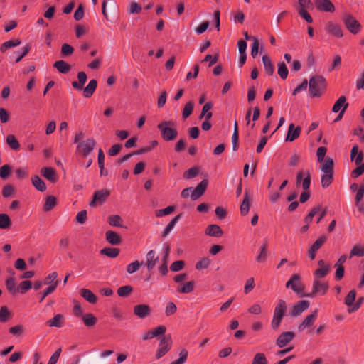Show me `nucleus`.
Wrapping results in <instances>:
<instances>
[{"label":"nucleus","instance_id":"412c9836","mask_svg":"<svg viewBox=\"0 0 364 364\" xmlns=\"http://www.w3.org/2000/svg\"><path fill=\"white\" fill-rule=\"evenodd\" d=\"M87 75L85 72L80 71L77 73V79L78 82L73 81L72 82L73 87L77 90H82L83 89V85L87 81Z\"/></svg>","mask_w":364,"mask_h":364},{"label":"nucleus","instance_id":"dca6fc26","mask_svg":"<svg viewBox=\"0 0 364 364\" xmlns=\"http://www.w3.org/2000/svg\"><path fill=\"white\" fill-rule=\"evenodd\" d=\"M316 6L318 10L326 12H333L335 6L330 0H316Z\"/></svg>","mask_w":364,"mask_h":364},{"label":"nucleus","instance_id":"c03bdc74","mask_svg":"<svg viewBox=\"0 0 364 364\" xmlns=\"http://www.w3.org/2000/svg\"><path fill=\"white\" fill-rule=\"evenodd\" d=\"M56 205V198L53 196L47 197L44 204L43 209L45 211H49L53 209Z\"/></svg>","mask_w":364,"mask_h":364},{"label":"nucleus","instance_id":"e433bc0d","mask_svg":"<svg viewBox=\"0 0 364 364\" xmlns=\"http://www.w3.org/2000/svg\"><path fill=\"white\" fill-rule=\"evenodd\" d=\"M6 144L14 150L19 149V143L14 134H9L6 138Z\"/></svg>","mask_w":364,"mask_h":364},{"label":"nucleus","instance_id":"37998d69","mask_svg":"<svg viewBox=\"0 0 364 364\" xmlns=\"http://www.w3.org/2000/svg\"><path fill=\"white\" fill-rule=\"evenodd\" d=\"M277 66H278V70H277L278 75L280 76V77L282 79L285 80L287 77L288 73H289L288 69H287L285 63L283 62H279V63H278Z\"/></svg>","mask_w":364,"mask_h":364},{"label":"nucleus","instance_id":"7c9ffc66","mask_svg":"<svg viewBox=\"0 0 364 364\" xmlns=\"http://www.w3.org/2000/svg\"><path fill=\"white\" fill-rule=\"evenodd\" d=\"M181 217L182 214H178L171 220V222L166 225L162 233L163 237H166L171 232V231L173 229L176 224L178 222Z\"/></svg>","mask_w":364,"mask_h":364},{"label":"nucleus","instance_id":"4be33fe9","mask_svg":"<svg viewBox=\"0 0 364 364\" xmlns=\"http://www.w3.org/2000/svg\"><path fill=\"white\" fill-rule=\"evenodd\" d=\"M318 168L323 174L333 173V161H319Z\"/></svg>","mask_w":364,"mask_h":364},{"label":"nucleus","instance_id":"a211bd4d","mask_svg":"<svg viewBox=\"0 0 364 364\" xmlns=\"http://www.w3.org/2000/svg\"><path fill=\"white\" fill-rule=\"evenodd\" d=\"M301 129L299 127H295L294 124H290L286 136V141H293L300 135Z\"/></svg>","mask_w":364,"mask_h":364},{"label":"nucleus","instance_id":"bf43d9fd","mask_svg":"<svg viewBox=\"0 0 364 364\" xmlns=\"http://www.w3.org/2000/svg\"><path fill=\"white\" fill-rule=\"evenodd\" d=\"M326 237L325 235H322L318 239H317L310 247L313 249V250L317 251L326 241Z\"/></svg>","mask_w":364,"mask_h":364},{"label":"nucleus","instance_id":"cd10ccee","mask_svg":"<svg viewBox=\"0 0 364 364\" xmlns=\"http://www.w3.org/2000/svg\"><path fill=\"white\" fill-rule=\"evenodd\" d=\"M33 186L39 191L43 192L46 190V185L45 182L38 176L34 175L31 178Z\"/></svg>","mask_w":364,"mask_h":364},{"label":"nucleus","instance_id":"a878e982","mask_svg":"<svg viewBox=\"0 0 364 364\" xmlns=\"http://www.w3.org/2000/svg\"><path fill=\"white\" fill-rule=\"evenodd\" d=\"M251 197L246 191L242 204L240 205V213L242 215L248 213L250 207Z\"/></svg>","mask_w":364,"mask_h":364},{"label":"nucleus","instance_id":"f257e3e1","mask_svg":"<svg viewBox=\"0 0 364 364\" xmlns=\"http://www.w3.org/2000/svg\"><path fill=\"white\" fill-rule=\"evenodd\" d=\"M85 133L82 131H77L75 134L73 141L76 144L77 152L84 157L88 156L95 149L97 142L92 137L84 139Z\"/></svg>","mask_w":364,"mask_h":364},{"label":"nucleus","instance_id":"2eb2a0df","mask_svg":"<svg viewBox=\"0 0 364 364\" xmlns=\"http://www.w3.org/2000/svg\"><path fill=\"white\" fill-rule=\"evenodd\" d=\"M325 30L336 38H341L343 36V31L340 26L333 21H328L326 23Z\"/></svg>","mask_w":364,"mask_h":364},{"label":"nucleus","instance_id":"473e14b6","mask_svg":"<svg viewBox=\"0 0 364 364\" xmlns=\"http://www.w3.org/2000/svg\"><path fill=\"white\" fill-rule=\"evenodd\" d=\"M211 108H212L211 102L205 103L202 108V111H201V113L199 117L200 119L205 117L206 120H209L213 116L212 112L210 111Z\"/></svg>","mask_w":364,"mask_h":364},{"label":"nucleus","instance_id":"ddd939ff","mask_svg":"<svg viewBox=\"0 0 364 364\" xmlns=\"http://www.w3.org/2000/svg\"><path fill=\"white\" fill-rule=\"evenodd\" d=\"M208 183L207 180H203L195 188H192L191 198L193 200H196L203 196L207 188Z\"/></svg>","mask_w":364,"mask_h":364},{"label":"nucleus","instance_id":"f8f14e48","mask_svg":"<svg viewBox=\"0 0 364 364\" xmlns=\"http://www.w3.org/2000/svg\"><path fill=\"white\" fill-rule=\"evenodd\" d=\"M294 336V333L291 331L283 332L277 338L276 343L279 348H283L292 341Z\"/></svg>","mask_w":364,"mask_h":364},{"label":"nucleus","instance_id":"c756f323","mask_svg":"<svg viewBox=\"0 0 364 364\" xmlns=\"http://www.w3.org/2000/svg\"><path fill=\"white\" fill-rule=\"evenodd\" d=\"M80 295L90 304H95L97 301V297L89 289H82Z\"/></svg>","mask_w":364,"mask_h":364},{"label":"nucleus","instance_id":"ea45409f","mask_svg":"<svg viewBox=\"0 0 364 364\" xmlns=\"http://www.w3.org/2000/svg\"><path fill=\"white\" fill-rule=\"evenodd\" d=\"M362 161H355L357 168L351 172V176L353 178H358L364 173V164L361 163Z\"/></svg>","mask_w":364,"mask_h":364},{"label":"nucleus","instance_id":"f03ea898","mask_svg":"<svg viewBox=\"0 0 364 364\" xmlns=\"http://www.w3.org/2000/svg\"><path fill=\"white\" fill-rule=\"evenodd\" d=\"M175 126L176 124L172 120L163 121L158 124L157 127L160 130L161 136L165 141H173L176 138L178 131L175 128Z\"/></svg>","mask_w":364,"mask_h":364},{"label":"nucleus","instance_id":"774afa93","mask_svg":"<svg viewBox=\"0 0 364 364\" xmlns=\"http://www.w3.org/2000/svg\"><path fill=\"white\" fill-rule=\"evenodd\" d=\"M255 280L253 277H250L247 279L245 285L244 287V291L245 294L250 292L255 287Z\"/></svg>","mask_w":364,"mask_h":364},{"label":"nucleus","instance_id":"3c124183","mask_svg":"<svg viewBox=\"0 0 364 364\" xmlns=\"http://www.w3.org/2000/svg\"><path fill=\"white\" fill-rule=\"evenodd\" d=\"M141 264H142V262H139L137 260L134 261L127 265V271L129 274H133L139 269Z\"/></svg>","mask_w":364,"mask_h":364},{"label":"nucleus","instance_id":"4d7b16f0","mask_svg":"<svg viewBox=\"0 0 364 364\" xmlns=\"http://www.w3.org/2000/svg\"><path fill=\"white\" fill-rule=\"evenodd\" d=\"M291 289L298 294H300L301 296H306V294H301L302 291L304 289V285L301 284L300 280H296L294 282L292 285Z\"/></svg>","mask_w":364,"mask_h":364},{"label":"nucleus","instance_id":"f704fd0d","mask_svg":"<svg viewBox=\"0 0 364 364\" xmlns=\"http://www.w3.org/2000/svg\"><path fill=\"white\" fill-rule=\"evenodd\" d=\"M194 288V282L193 281L182 284L181 287L177 288V291L180 293L188 294L191 292Z\"/></svg>","mask_w":364,"mask_h":364},{"label":"nucleus","instance_id":"9b49d317","mask_svg":"<svg viewBox=\"0 0 364 364\" xmlns=\"http://www.w3.org/2000/svg\"><path fill=\"white\" fill-rule=\"evenodd\" d=\"M309 301L306 300H301L298 301L292 308L290 311V315L292 316H298L301 314L309 307Z\"/></svg>","mask_w":364,"mask_h":364},{"label":"nucleus","instance_id":"c9c22d12","mask_svg":"<svg viewBox=\"0 0 364 364\" xmlns=\"http://www.w3.org/2000/svg\"><path fill=\"white\" fill-rule=\"evenodd\" d=\"M102 255H106L111 258H115L119 253V250L117 248L106 247L100 251Z\"/></svg>","mask_w":364,"mask_h":364},{"label":"nucleus","instance_id":"1a4fd4ad","mask_svg":"<svg viewBox=\"0 0 364 364\" xmlns=\"http://www.w3.org/2000/svg\"><path fill=\"white\" fill-rule=\"evenodd\" d=\"M170 246L168 245H164V253L161 257V264L159 267V271L162 275H166L168 270V257L170 253Z\"/></svg>","mask_w":364,"mask_h":364},{"label":"nucleus","instance_id":"6ab92c4d","mask_svg":"<svg viewBox=\"0 0 364 364\" xmlns=\"http://www.w3.org/2000/svg\"><path fill=\"white\" fill-rule=\"evenodd\" d=\"M134 313L138 317L143 318L150 314L151 309L146 304H139L134 306Z\"/></svg>","mask_w":364,"mask_h":364},{"label":"nucleus","instance_id":"13d9d810","mask_svg":"<svg viewBox=\"0 0 364 364\" xmlns=\"http://www.w3.org/2000/svg\"><path fill=\"white\" fill-rule=\"evenodd\" d=\"M364 255V248L359 245L353 246V249L350 252V257L353 256L362 257Z\"/></svg>","mask_w":364,"mask_h":364},{"label":"nucleus","instance_id":"49530a36","mask_svg":"<svg viewBox=\"0 0 364 364\" xmlns=\"http://www.w3.org/2000/svg\"><path fill=\"white\" fill-rule=\"evenodd\" d=\"M59 282L58 281H55L54 282V283L51 285H50L48 288H46L44 291L41 294V299H40V301H43L44 300V299L50 294H51L52 292H53L55 291V289H56L58 284Z\"/></svg>","mask_w":364,"mask_h":364},{"label":"nucleus","instance_id":"6e6552de","mask_svg":"<svg viewBox=\"0 0 364 364\" xmlns=\"http://www.w3.org/2000/svg\"><path fill=\"white\" fill-rule=\"evenodd\" d=\"M110 192L107 189L96 191L93 196L92 200L90 203L91 207H95L98 204H102L109 196Z\"/></svg>","mask_w":364,"mask_h":364},{"label":"nucleus","instance_id":"423d86ee","mask_svg":"<svg viewBox=\"0 0 364 364\" xmlns=\"http://www.w3.org/2000/svg\"><path fill=\"white\" fill-rule=\"evenodd\" d=\"M171 343L172 341L170 336H164L161 339L159 349L156 354V358H161L171 349Z\"/></svg>","mask_w":364,"mask_h":364},{"label":"nucleus","instance_id":"69168bd1","mask_svg":"<svg viewBox=\"0 0 364 364\" xmlns=\"http://www.w3.org/2000/svg\"><path fill=\"white\" fill-rule=\"evenodd\" d=\"M177 311V306L171 301L168 302L165 309V314L167 316L174 314Z\"/></svg>","mask_w":364,"mask_h":364},{"label":"nucleus","instance_id":"338daca9","mask_svg":"<svg viewBox=\"0 0 364 364\" xmlns=\"http://www.w3.org/2000/svg\"><path fill=\"white\" fill-rule=\"evenodd\" d=\"M174 210V206H168L164 209L158 210L156 211V217H162L171 214Z\"/></svg>","mask_w":364,"mask_h":364},{"label":"nucleus","instance_id":"393cba45","mask_svg":"<svg viewBox=\"0 0 364 364\" xmlns=\"http://www.w3.org/2000/svg\"><path fill=\"white\" fill-rule=\"evenodd\" d=\"M97 86V82L96 80H90L87 85L83 90V95L86 98L90 97L95 92Z\"/></svg>","mask_w":364,"mask_h":364},{"label":"nucleus","instance_id":"052dcab7","mask_svg":"<svg viewBox=\"0 0 364 364\" xmlns=\"http://www.w3.org/2000/svg\"><path fill=\"white\" fill-rule=\"evenodd\" d=\"M333 173L323 174L321 176V185L323 188H327L332 182Z\"/></svg>","mask_w":364,"mask_h":364},{"label":"nucleus","instance_id":"39448f33","mask_svg":"<svg viewBox=\"0 0 364 364\" xmlns=\"http://www.w3.org/2000/svg\"><path fill=\"white\" fill-rule=\"evenodd\" d=\"M343 22L350 33L356 34L360 31V24L351 15L346 14L343 18Z\"/></svg>","mask_w":364,"mask_h":364},{"label":"nucleus","instance_id":"4c0bfd02","mask_svg":"<svg viewBox=\"0 0 364 364\" xmlns=\"http://www.w3.org/2000/svg\"><path fill=\"white\" fill-rule=\"evenodd\" d=\"M82 320L85 326L91 327L95 325L97 318L92 314H86L82 316Z\"/></svg>","mask_w":364,"mask_h":364},{"label":"nucleus","instance_id":"6e6d98bb","mask_svg":"<svg viewBox=\"0 0 364 364\" xmlns=\"http://www.w3.org/2000/svg\"><path fill=\"white\" fill-rule=\"evenodd\" d=\"M328 272L329 267H319L314 272V279L323 278L328 274Z\"/></svg>","mask_w":364,"mask_h":364},{"label":"nucleus","instance_id":"0e129e2a","mask_svg":"<svg viewBox=\"0 0 364 364\" xmlns=\"http://www.w3.org/2000/svg\"><path fill=\"white\" fill-rule=\"evenodd\" d=\"M132 287L129 285H126L119 287L117 290V294L120 296H127L132 292Z\"/></svg>","mask_w":364,"mask_h":364},{"label":"nucleus","instance_id":"a18cd8bd","mask_svg":"<svg viewBox=\"0 0 364 364\" xmlns=\"http://www.w3.org/2000/svg\"><path fill=\"white\" fill-rule=\"evenodd\" d=\"M356 297V291L355 290H351L349 291L346 297L345 298V304L350 308L354 305V302Z\"/></svg>","mask_w":364,"mask_h":364},{"label":"nucleus","instance_id":"58836bf2","mask_svg":"<svg viewBox=\"0 0 364 364\" xmlns=\"http://www.w3.org/2000/svg\"><path fill=\"white\" fill-rule=\"evenodd\" d=\"M11 225V221L7 214H0V228L7 229Z\"/></svg>","mask_w":364,"mask_h":364},{"label":"nucleus","instance_id":"b1692460","mask_svg":"<svg viewBox=\"0 0 364 364\" xmlns=\"http://www.w3.org/2000/svg\"><path fill=\"white\" fill-rule=\"evenodd\" d=\"M223 232L222 229L218 225L212 224L207 227L205 230V234L212 237H220Z\"/></svg>","mask_w":364,"mask_h":364},{"label":"nucleus","instance_id":"603ef678","mask_svg":"<svg viewBox=\"0 0 364 364\" xmlns=\"http://www.w3.org/2000/svg\"><path fill=\"white\" fill-rule=\"evenodd\" d=\"M122 220L121 217L118 215H114L109 217V223L112 226L122 227Z\"/></svg>","mask_w":364,"mask_h":364},{"label":"nucleus","instance_id":"864d4df0","mask_svg":"<svg viewBox=\"0 0 364 364\" xmlns=\"http://www.w3.org/2000/svg\"><path fill=\"white\" fill-rule=\"evenodd\" d=\"M252 364H267V360L262 353L255 354Z\"/></svg>","mask_w":364,"mask_h":364},{"label":"nucleus","instance_id":"09e8293b","mask_svg":"<svg viewBox=\"0 0 364 364\" xmlns=\"http://www.w3.org/2000/svg\"><path fill=\"white\" fill-rule=\"evenodd\" d=\"M199 173V168L196 166L192 167L183 173V177L186 179H191L196 177Z\"/></svg>","mask_w":364,"mask_h":364},{"label":"nucleus","instance_id":"aec40b11","mask_svg":"<svg viewBox=\"0 0 364 364\" xmlns=\"http://www.w3.org/2000/svg\"><path fill=\"white\" fill-rule=\"evenodd\" d=\"M348 104L346 102V98L345 96H341L336 102L334 103L332 111L335 113L338 112L341 110L346 111L348 108Z\"/></svg>","mask_w":364,"mask_h":364},{"label":"nucleus","instance_id":"0eeeda50","mask_svg":"<svg viewBox=\"0 0 364 364\" xmlns=\"http://www.w3.org/2000/svg\"><path fill=\"white\" fill-rule=\"evenodd\" d=\"M328 289L327 283L320 281L319 279H314L313 282V290L310 294H306V296L313 297L316 294L323 295L326 294Z\"/></svg>","mask_w":364,"mask_h":364},{"label":"nucleus","instance_id":"20e7f679","mask_svg":"<svg viewBox=\"0 0 364 364\" xmlns=\"http://www.w3.org/2000/svg\"><path fill=\"white\" fill-rule=\"evenodd\" d=\"M286 310V302L284 300L280 299L277 306L274 310V316L271 321V327L274 330H277L279 327L282 320L285 314Z\"/></svg>","mask_w":364,"mask_h":364},{"label":"nucleus","instance_id":"f3484780","mask_svg":"<svg viewBox=\"0 0 364 364\" xmlns=\"http://www.w3.org/2000/svg\"><path fill=\"white\" fill-rule=\"evenodd\" d=\"M318 311L315 310L312 314L308 315L303 322L299 326L298 329L299 331H304L306 328L311 326L316 319Z\"/></svg>","mask_w":364,"mask_h":364},{"label":"nucleus","instance_id":"2f4dec72","mask_svg":"<svg viewBox=\"0 0 364 364\" xmlns=\"http://www.w3.org/2000/svg\"><path fill=\"white\" fill-rule=\"evenodd\" d=\"M53 66L61 73H68L70 70V65L64 60L56 61Z\"/></svg>","mask_w":364,"mask_h":364},{"label":"nucleus","instance_id":"72a5a7b5","mask_svg":"<svg viewBox=\"0 0 364 364\" xmlns=\"http://www.w3.org/2000/svg\"><path fill=\"white\" fill-rule=\"evenodd\" d=\"M21 43V41L18 38L6 41L3 44H1L0 47V50L2 53H4L9 48L19 46Z\"/></svg>","mask_w":364,"mask_h":364},{"label":"nucleus","instance_id":"e2e57ef3","mask_svg":"<svg viewBox=\"0 0 364 364\" xmlns=\"http://www.w3.org/2000/svg\"><path fill=\"white\" fill-rule=\"evenodd\" d=\"M210 264V260L208 257H203L196 264L197 269H203L207 268Z\"/></svg>","mask_w":364,"mask_h":364},{"label":"nucleus","instance_id":"79ce46f5","mask_svg":"<svg viewBox=\"0 0 364 364\" xmlns=\"http://www.w3.org/2000/svg\"><path fill=\"white\" fill-rule=\"evenodd\" d=\"M251 40L252 41L251 45V55L252 58H255L259 52V41L255 36H252Z\"/></svg>","mask_w":364,"mask_h":364},{"label":"nucleus","instance_id":"c85d7f7f","mask_svg":"<svg viewBox=\"0 0 364 364\" xmlns=\"http://www.w3.org/2000/svg\"><path fill=\"white\" fill-rule=\"evenodd\" d=\"M262 63L264 67L265 73L268 75H272L274 72V67L270 60V58L267 55L262 56Z\"/></svg>","mask_w":364,"mask_h":364},{"label":"nucleus","instance_id":"680f3d73","mask_svg":"<svg viewBox=\"0 0 364 364\" xmlns=\"http://www.w3.org/2000/svg\"><path fill=\"white\" fill-rule=\"evenodd\" d=\"M188 357V352L185 349H182L179 353V358L170 364H183Z\"/></svg>","mask_w":364,"mask_h":364},{"label":"nucleus","instance_id":"5fc2aeb1","mask_svg":"<svg viewBox=\"0 0 364 364\" xmlns=\"http://www.w3.org/2000/svg\"><path fill=\"white\" fill-rule=\"evenodd\" d=\"M193 110V102L191 101L187 102L183 109V113H182L183 117L184 119L188 117L192 114Z\"/></svg>","mask_w":364,"mask_h":364},{"label":"nucleus","instance_id":"4468645a","mask_svg":"<svg viewBox=\"0 0 364 364\" xmlns=\"http://www.w3.org/2000/svg\"><path fill=\"white\" fill-rule=\"evenodd\" d=\"M41 174L51 183H55L58 179L55 170L51 167H43L41 169Z\"/></svg>","mask_w":364,"mask_h":364},{"label":"nucleus","instance_id":"5701e85b","mask_svg":"<svg viewBox=\"0 0 364 364\" xmlns=\"http://www.w3.org/2000/svg\"><path fill=\"white\" fill-rule=\"evenodd\" d=\"M105 235L106 240L109 244L112 245H117L122 241L121 237L117 232L112 230H107Z\"/></svg>","mask_w":364,"mask_h":364},{"label":"nucleus","instance_id":"7ed1b4c3","mask_svg":"<svg viewBox=\"0 0 364 364\" xmlns=\"http://www.w3.org/2000/svg\"><path fill=\"white\" fill-rule=\"evenodd\" d=\"M326 87V79L321 75H316L309 80V92L312 97H318Z\"/></svg>","mask_w":364,"mask_h":364},{"label":"nucleus","instance_id":"de8ad7c7","mask_svg":"<svg viewBox=\"0 0 364 364\" xmlns=\"http://www.w3.org/2000/svg\"><path fill=\"white\" fill-rule=\"evenodd\" d=\"M267 242L264 243L261 247L259 255L256 257V261L258 262H263L267 259Z\"/></svg>","mask_w":364,"mask_h":364},{"label":"nucleus","instance_id":"8fccbe9b","mask_svg":"<svg viewBox=\"0 0 364 364\" xmlns=\"http://www.w3.org/2000/svg\"><path fill=\"white\" fill-rule=\"evenodd\" d=\"M32 287V284L31 281L25 280L20 283L17 292H20L21 294H25L28 290H29Z\"/></svg>","mask_w":364,"mask_h":364},{"label":"nucleus","instance_id":"a19ab883","mask_svg":"<svg viewBox=\"0 0 364 364\" xmlns=\"http://www.w3.org/2000/svg\"><path fill=\"white\" fill-rule=\"evenodd\" d=\"M6 286L11 294H16L17 293L18 288H16V281L14 277H9L6 280Z\"/></svg>","mask_w":364,"mask_h":364},{"label":"nucleus","instance_id":"bb28decb","mask_svg":"<svg viewBox=\"0 0 364 364\" xmlns=\"http://www.w3.org/2000/svg\"><path fill=\"white\" fill-rule=\"evenodd\" d=\"M64 322V316L62 314H57L53 318L48 320L46 324L50 327L60 328Z\"/></svg>","mask_w":364,"mask_h":364},{"label":"nucleus","instance_id":"9d476101","mask_svg":"<svg viewBox=\"0 0 364 364\" xmlns=\"http://www.w3.org/2000/svg\"><path fill=\"white\" fill-rule=\"evenodd\" d=\"M159 261V257L156 255V253L154 250H150L146 253V266L149 271L153 270Z\"/></svg>","mask_w":364,"mask_h":364}]
</instances>
